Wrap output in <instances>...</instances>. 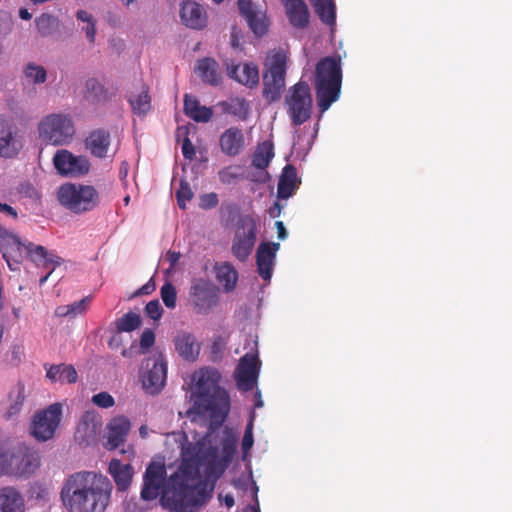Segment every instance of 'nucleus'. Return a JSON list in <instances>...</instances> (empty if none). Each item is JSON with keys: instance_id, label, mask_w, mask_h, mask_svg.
I'll use <instances>...</instances> for the list:
<instances>
[{"instance_id": "1", "label": "nucleus", "mask_w": 512, "mask_h": 512, "mask_svg": "<svg viewBox=\"0 0 512 512\" xmlns=\"http://www.w3.org/2000/svg\"><path fill=\"white\" fill-rule=\"evenodd\" d=\"M218 458L216 447L205 443H188L182 449V465L170 476L164 463L151 462L143 476L141 498L155 500L161 494V504L170 512H193L211 497L212 488L198 479L202 466H212Z\"/></svg>"}, {"instance_id": "2", "label": "nucleus", "mask_w": 512, "mask_h": 512, "mask_svg": "<svg viewBox=\"0 0 512 512\" xmlns=\"http://www.w3.org/2000/svg\"><path fill=\"white\" fill-rule=\"evenodd\" d=\"M111 481L92 471L71 474L63 483L60 497L70 512H104L110 502Z\"/></svg>"}, {"instance_id": "3", "label": "nucleus", "mask_w": 512, "mask_h": 512, "mask_svg": "<svg viewBox=\"0 0 512 512\" xmlns=\"http://www.w3.org/2000/svg\"><path fill=\"white\" fill-rule=\"evenodd\" d=\"M221 374L214 368L204 367L192 376L189 414L208 419L211 428L221 426L230 412V396L220 386Z\"/></svg>"}, {"instance_id": "4", "label": "nucleus", "mask_w": 512, "mask_h": 512, "mask_svg": "<svg viewBox=\"0 0 512 512\" xmlns=\"http://www.w3.org/2000/svg\"><path fill=\"white\" fill-rule=\"evenodd\" d=\"M342 83L341 60L324 57L316 65L315 92L317 104L322 113L339 99Z\"/></svg>"}, {"instance_id": "5", "label": "nucleus", "mask_w": 512, "mask_h": 512, "mask_svg": "<svg viewBox=\"0 0 512 512\" xmlns=\"http://www.w3.org/2000/svg\"><path fill=\"white\" fill-rule=\"evenodd\" d=\"M0 251L7 265L12 271L19 268L23 260V253L33 262L46 261L60 265V258L57 260L48 258V252L44 246L35 245L32 242H23L20 237L6 229L0 224Z\"/></svg>"}, {"instance_id": "6", "label": "nucleus", "mask_w": 512, "mask_h": 512, "mask_svg": "<svg viewBox=\"0 0 512 512\" xmlns=\"http://www.w3.org/2000/svg\"><path fill=\"white\" fill-rule=\"evenodd\" d=\"M39 453L24 444L0 447V473L28 477L40 467Z\"/></svg>"}, {"instance_id": "7", "label": "nucleus", "mask_w": 512, "mask_h": 512, "mask_svg": "<svg viewBox=\"0 0 512 512\" xmlns=\"http://www.w3.org/2000/svg\"><path fill=\"white\" fill-rule=\"evenodd\" d=\"M59 203L75 214L95 209L100 202L98 191L91 185L66 183L57 192Z\"/></svg>"}, {"instance_id": "8", "label": "nucleus", "mask_w": 512, "mask_h": 512, "mask_svg": "<svg viewBox=\"0 0 512 512\" xmlns=\"http://www.w3.org/2000/svg\"><path fill=\"white\" fill-rule=\"evenodd\" d=\"M287 56L283 51L273 53L263 74V97L269 102L280 99L285 87Z\"/></svg>"}, {"instance_id": "9", "label": "nucleus", "mask_w": 512, "mask_h": 512, "mask_svg": "<svg viewBox=\"0 0 512 512\" xmlns=\"http://www.w3.org/2000/svg\"><path fill=\"white\" fill-rule=\"evenodd\" d=\"M288 114L294 126L305 123L312 113V95L309 85L299 81L289 89L286 96Z\"/></svg>"}, {"instance_id": "10", "label": "nucleus", "mask_w": 512, "mask_h": 512, "mask_svg": "<svg viewBox=\"0 0 512 512\" xmlns=\"http://www.w3.org/2000/svg\"><path fill=\"white\" fill-rule=\"evenodd\" d=\"M167 379V363L160 352L152 353L147 357L141 368L140 380L143 389L156 395L162 391Z\"/></svg>"}, {"instance_id": "11", "label": "nucleus", "mask_w": 512, "mask_h": 512, "mask_svg": "<svg viewBox=\"0 0 512 512\" xmlns=\"http://www.w3.org/2000/svg\"><path fill=\"white\" fill-rule=\"evenodd\" d=\"M40 137L52 145L67 144L74 135V125L70 118L61 114L46 116L39 124Z\"/></svg>"}, {"instance_id": "12", "label": "nucleus", "mask_w": 512, "mask_h": 512, "mask_svg": "<svg viewBox=\"0 0 512 512\" xmlns=\"http://www.w3.org/2000/svg\"><path fill=\"white\" fill-rule=\"evenodd\" d=\"M257 235V223L251 215L241 216L236 225V231L232 242V253L241 262L248 259L251 254Z\"/></svg>"}, {"instance_id": "13", "label": "nucleus", "mask_w": 512, "mask_h": 512, "mask_svg": "<svg viewBox=\"0 0 512 512\" xmlns=\"http://www.w3.org/2000/svg\"><path fill=\"white\" fill-rule=\"evenodd\" d=\"M62 418V405L54 403L33 415L30 432L38 441L52 439Z\"/></svg>"}, {"instance_id": "14", "label": "nucleus", "mask_w": 512, "mask_h": 512, "mask_svg": "<svg viewBox=\"0 0 512 512\" xmlns=\"http://www.w3.org/2000/svg\"><path fill=\"white\" fill-rule=\"evenodd\" d=\"M261 368V361L258 357L257 343L250 352L246 353L239 360L235 370L237 387L242 391H251L257 384Z\"/></svg>"}, {"instance_id": "15", "label": "nucleus", "mask_w": 512, "mask_h": 512, "mask_svg": "<svg viewBox=\"0 0 512 512\" xmlns=\"http://www.w3.org/2000/svg\"><path fill=\"white\" fill-rule=\"evenodd\" d=\"M190 301L197 314L207 315L219 303V290L208 280L199 279L190 288Z\"/></svg>"}, {"instance_id": "16", "label": "nucleus", "mask_w": 512, "mask_h": 512, "mask_svg": "<svg viewBox=\"0 0 512 512\" xmlns=\"http://www.w3.org/2000/svg\"><path fill=\"white\" fill-rule=\"evenodd\" d=\"M53 164L60 175L78 177L88 173L90 163L84 156H75L70 151L58 150L53 157Z\"/></svg>"}, {"instance_id": "17", "label": "nucleus", "mask_w": 512, "mask_h": 512, "mask_svg": "<svg viewBox=\"0 0 512 512\" xmlns=\"http://www.w3.org/2000/svg\"><path fill=\"white\" fill-rule=\"evenodd\" d=\"M240 14L246 19L251 31L258 37L266 34L269 21L264 11L255 7L252 0H238Z\"/></svg>"}, {"instance_id": "18", "label": "nucleus", "mask_w": 512, "mask_h": 512, "mask_svg": "<svg viewBox=\"0 0 512 512\" xmlns=\"http://www.w3.org/2000/svg\"><path fill=\"white\" fill-rule=\"evenodd\" d=\"M179 14L182 24L190 29L202 30L207 26V12L202 5L195 1H183L180 4Z\"/></svg>"}, {"instance_id": "19", "label": "nucleus", "mask_w": 512, "mask_h": 512, "mask_svg": "<svg viewBox=\"0 0 512 512\" xmlns=\"http://www.w3.org/2000/svg\"><path fill=\"white\" fill-rule=\"evenodd\" d=\"M102 429L100 417L93 411L82 414L75 431V439L81 444L89 445L94 442Z\"/></svg>"}, {"instance_id": "20", "label": "nucleus", "mask_w": 512, "mask_h": 512, "mask_svg": "<svg viewBox=\"0 0 512 512\" xmlns=\"http://www.w3.org/2000/svg\"><path fill=\"white\" fill-rule=\"evenodd\" d=\"M279 248L280 244L275 242H262L257 248V272L265 281H269L272 277L273 267L276 261V253Z\"/></svg>"}, {"instance_id": "21", "label": "nucleus", "mask_w": 512, "mask_h": 512, "mask_svg": "<svg viewBox=\"0 0 512 512\" xmlns=\"http://www.w3.org/2000/svg\"><path fill=\"white\" fill-rule=\"evenodd\" d=\"M117 95V88L105 86L97 78H88L85 81L83 98L90 104L103 105Z\"/></svg>"}, {"instance_id": "22", "label": "nucleus", "mask_w": 512, "mask_h": 512, "mask_svg": "<svg viewBox=\"0 0 512 512\" xmlns=\"http://www.w3.org/2000/svg\"><path fill=\"white\" fill-rule=\"evenodd\" d=\"M286 17L294 28L305 29L310 23V12L304 0H281Z\"/></svg>"}, {"instance_id": "23", "label": "nucleus", "mask_w": 512, "mask_h": 512, "mask_svg": "<svg viewBox=\"0 0 512 512\" xmlns=\"http://www.w3.org/2000/svg\"><path fill=\"white\" fill-rule=\"evenodd\" d=\"M219 146L221 151L229 157L239 155L245 146V138L241 129L230 127L225 130L220 135Z\"/></svg>"}, {"instance_id": "24", "label": "nucleus", "mask_w": 512, "mask_h": 512, "mask_svg": "<svg viewBox=\"0 0 512 512\" xmlns=\"http://www.w3.org/2000/svg\"><path fill=\"white\" fill-rule=\"evenodd\" d=\"M107 428V442L105 447L108 450H114L125 442L130 430V421L125 416H118L110 421Z\"/></svg>"}, {"instance_id": "25", "label": "nucleus", "mask_w": 512, "mask_h": 512, "mask_svg": "<svg viewBox=\"0 0 512 512\" xmlns=\"http://www.w3.org/2000/svg\"><path fill=\"white\" fill-rule=\"evenodd\" d=\"M174 346L177 353L187 361H194L199 355L200 345L195 336L186 331H179L174 337Z\"/></svg>"}, {"instance_id": "26", "label": "nucleus", "mask_w": 512, "mask_h": 512, "mask_svg": "<svg viewBox=\"0 0 512 512\" xmlns=\"http://www.w3.org/2000/svg\"><path fill=\"white\" fill-rule=\"evenodd\" d=\"M228 74L237 82L253 88L259 83V70L254 63H244L232 65L228 69Z\"/></svg>"}, {"instance_id": "27", "label": "nucleus", "mask_w": 512, "mask_h": 512, "mask_svg": "<svg viewBox=\"0 0 512 512\" xmlns=\"http://www.w3.org/2000/svg\"><path fill=\"white\" fill-rule=\"evenodd\" d=\"M21 148L22 145L14 137L10 125L5 120H0V156L12 158Z\"/></svg>"}, {"instance_id": "28", "label": "nucleus", "mask_w": 512, "mask_h": 512, "mask_svg": "<svg viewBox=\"0 0 512 512\" xmlns=\"http://www.w3.org/2000/svg\"><path fill=\"white\" fill-rule=\"evenodd\" d=\"M85 145L92 155L104 158L110 146V134L103 129L94 130L86 138Z\"/></svg>"}, {"instance_id": "29", "label": "nucleus", "mask_w": 512, "mask_h": 512, "mask_svg": "<svg viewBox=\"0 0 512 512\" xmlns=\"http://www.w3.org/2000/svg\"><path fill=\"white\" fill-rule=\"evenodd\" d=\"M184 113L198 123H207L213 116L212 108L201 106L198 99L189 94L184 96Z\"/></svg>"}, {"instance_id": "30", "label": "nucleus", "mask_w": 512, "mask_h": 512, "mask_svg": "<svg viewBox=\"0 0 512 512\" xmlns=\"http://www.w3.org/2000/svg\"><path fill=\"white\" fill-rule=\"evenodd\" d=\"M25 503L21 493L13 487L0 489V512H24Z\"/></svg>"}, {"instance_id": "31", "label": "nucleus", "mask_w": 512, "mask_h": 512, "mask_svg": "<svg viewBox=\"0 0 512 512\" xmlns=\"http://www.w3.org/2000/svg\"><path fill=\"white\" fill-rule=\"evenodd\" d=\"M298 188V179L296 168L292 165L284 167L282 175L278 181L277 196L280 199H288Z\"/></svg>"}, {"instance_id": "32", "label": "nucleus", "mask_w": 512, "mask_h": 512, "mask_svg": "<svg viewBox=\"0 0 512 512\" xmlns=\"http://www.w3.org/2000/svg\"><path fill=\"white\" fill-rule=\"evenodd\" d=\"M46 368V377L51 382H61V383H75L78 379V374L76 369L72 365L68 364H58V365H50Z\"/></svg>"}, {"instance_id": "33", "label": "nucleus", "mask_w": 512, "mask_h": 512, "mask_svg": "<svg viewBox=\"0 0 512 512\" xmlns=\"http://www.w3.org/2000/svg\"><path fill=\"white\" fill-rule=\"evenodd\" d=\"M109 472L112 475L118 490L125 491L132 482L133 471L129 464H122L119 460H112L109 464Z\"/></svg>"}, {"instance_id": "34", "label": "nucleus", "mask_w": 512, "mask_h": 512, "mask_svg": "<svg viewBox=\"0 0 512 512\" xmlns=\"http://www.w3.org/2000/svg\"><path fill=\"white\" fill-rule=\"evenodd\" d=\"M195 71L201 77L203 82L210 85L216 86L221 81V74L218 71V64L212 58L207 57L198 60Z\"/></svg>"}, {"instance_id": "35", "label": "nucleus", "mask_w": 512, "mask_h": 512, "mask_svg": "<svg viewBox=\"0 0 512 512\" xmlns=\"http://www.w3.org/2000/svg\"><path fill=\"white\" fill-rule=\"evenodd\" d=\"M223 113L232 115L241 121L248 119L251 107L250 103L241 97L230 98L219 103Z\"/></svg>"}, {"instance_id": "36", "label": "nucleus", "mask_w": 512, "mask_h": 512, "mask_svg": "<svg viewBox=\"0 0 512 512\" xmlns=\"http://www.w3.org/2000/svg\"><path fill=\"white\" fill-rule=\"evenodd\" d=\"M216 279L223 286L225 292H231L236 288L238 272L232 264L224 262L215 266Z\"/></svg>"}, {"instance_id": "37", "label": "nucleus", "mask_w": 512, "mask_h": 512, "mask_svg": "<svg viewBox=\"0 0 512 512\" xmlns=\"http://www.w3.org/2000/svg\"><path fill=\"white\" fill-rule=\"evenodd\" d=\"M320 20L330 27L336 24V7L333 0H310Z\"/></svg>"}, {"instance_id": "38", "label": "nucleus", "mask_w": 512, "mask_h": 512, "mask_svg": "<svg viewBox=\"0 0 512 512\" xmlns=\"http://www.w3.org/2000/svg\"><path fill=\"white\" fill-rule=\"evenodd\" d=\"M273 157V144L269 141H264L258 144L252 157V165L258 169L264 170L268 167Z\"/></svg>"}, {"instance_id": "39", "label": "nucleus", "mask_w": 512, "mask_h": 512, "mask_svg": "<svg viewBox=\"0 0 512 512\" xmlns=\"http://www.w3.org/2000/svg\"><path fill=\"white\" fill-rule=\"evenodd\" d=\"M128 102L134 114L138 116H145L151 109V97L149 95V88L145 85L137 95H132L128 98Z\"/></svg>"}, {"instance_id": "40", "label": "nucleus", "mask_w": 512, "mask_h": 512, "mask_svg": "<svg viewBox=\"0 0 512 512\" xmlns=\"http://www.w3.org/2000/svg\"><path fill=\"white\" fill-rule=\"evenodd\" d=\"M35 25L42 37H48L58 30L59 21L54 15L43 13L35 19Z\"/></svg>"}, {"instance_id": "41", "label": "nucleus", "mask_w": 512, "mask_h": 512, "mask_svg": "<svg viewBox=\"0 0 512 512\" xmlns=\"http://www.w3.org/2000/svg\"><path fill=\"white\" fill-rule=\"evenodd\" d=\"M141 324V318L134 312H128L115 321L118 332H131L137 329Z\"/></svg>"}, {"instance_id": "42", "label": "nucleus", "mask_w": 512, "mask_h": 512, "mask_svg": "<svg viewBox=\"0 0 512 512\" xmlns=\"http://www.w3.org/2000/svg\"><path fill=\"white\" fill-rule=\"evenodd\" d=\"M24 75L29 82L34 84L44 83L47 78L46 70L43 66L29 63L24 69Z\"/></svg>"}, {"instance_id": "43", "label": "nucleus", "mask_w": 512, "mask_h": 512, "mask_svg": "<svg viewBox=\"0 0 512 512\" xmlns=\"http://www.w3.org/2000/svg\"><path fill=\"white\" fill-rule=\"evenodd\" d=\"M194 196V193L190 187V184L186 180H181L179 183V188L176 190V199L178 206L181 209H186V204L189 202Z\"/></svg>"}, {"instance_id": "44", "label": "nucleus", "mask_w": 512, "mask_h": 512, "mask_svg": "<svg viewBox=\"0 0 512 512\" xmlns=\"http://www.w3.org/2000/svg\"><path fill=\"white\" fill-rule=\"evenodd\" d=\"M161 298L164 303V305L169 308L173 309L176 306V300H177V292L175 287L172 283L167 282L165 283L160 290Z\"/></svg>"}, {"instance_id": "45", "label": "nucleus", "mask_w": 512, "mask_h": 512, "mask_svg": "<svg viewBox=\"0 0 512 512\" xmlns=\"http://www.w3.org/2000/svg\"><path fill=\"white\" fill-rule=\"evenodd\" d=\"M25 401V388L24 385H20L18 389V393L16 395V398L12 404L7 408V411L5 412V418L10 419L13 416L17 415Z\"/></svg>"}, {"instance_id": "46", "label": "nucleus", "mask_w": 512, "mask_h": 512, "mask_svg": "<svg viewBox=\"0 0 512 512\" xmlns=\"http://www.w3.org/2000/svg\"><path fill=\"white\" fill-rule=\"evenodd\" d=\"M237 439L233 435L226 436L222 442V453L225 460L229 461L236 451Z\"/></svg>"}, {"instance_id": "47", "label": "nucleus", "mask_w": 512, "mask_h": 512, "mask_svg": "<svg viewBox=\"0 0 512 512\" xmlns=\"http://www.w3.org/2000/svg\"><path fill=\"white\" fill-rule=\"evenodd\" d=\"M91 299L92 298L90 296H87L79 301L68 304L70 317H75L86 312L91 303Z\"/></svg>"}, {"instance_id": "48", "label": "nucleus", "mask_w": 512, "mask_h": 512, "mask_svg": "<svg viewBox=\"0 0 512 512\" xmlns=\"http://www.w3.org/2000/svg\"><path fill=\"white\" fill-rule=\"evenodd\" d=\"M92 402L101 408H110L115 404L114 398L107 392L93 395Z\"/></svg>"}, {"instance_id": "49", "label": "nucleus", "mask_w": 512, "mask_h": 512, "mask_svg": "<svg viewBox=\"0 0 512 512\" xmlns=\"http://www.w3.org/2000/svg\"><path fill=\"white\" fill-rule=\"evenodd\" d=\"M145 312L149 318L158 320L162 316L163 309L158 300H153L146 304Z\"/></svg>"}, {"instance_id": "50", "label": "nucleus", "mask_w": 512, "mask_h": 512, "mask_svg": "<svg viewBox=\"0 0 512 512\" xmlns=\"http://www.w3.org/2000/svg\"><path fill=\"white\" fill-rule=\"evenodd\" d=\"M252 422H253V420L251 419L245 429L244 436L242 439V451L244 454L248 453L251 450L253 443H254V438H253V433H252V429H253Z\"/></svg>"}, {"instance_id": "51", "label": "nucleus", "mask_w": 512, "mask_h": 512, "mask_svg": "<svg viewBox=\"0 0 512 512\" xmlns=\"http://www.w3.org/2000/svg\"><path fill=\"white\" fill-rule=\"evenodd\" d=\"M154 342H155L154 332L150 329H146L145 331H143V333L140 337L141 348L148 349L151 346H153Z\"/></svg>"}, {"instance_id": "52", "label": "nucleus", "mask_w": 512, "mask_h": 512, "mask_svg": "<svg viewBox=\"0 0 512 512\" xmlns=\"http://www.w3.org/2000/svg\"><path fill=\"white\" fill-rule=\"evenodd\" d=\"M182 154L185 159L193 160L195 157V148L188 137H185L182 141Z\"/></svg>"}, {"instance_id": "53", "label": "nucleus", "mask_w": 512, "mask_h": 512, "mask_svg": "<svg viewBox=\"0 0 512 512\" xmlns=\"http://www.w3.org/2000/svg\"><path fill=\"white\" fill-rule=\"evenodd\" d=\"M218 204V196L216 193L205 194L201 197L200 206L204 209H210Z\"/></svg>"}, {"instance_id": "54", "label": "nucleus", "mask_w": 512, "mask_h": 512, "mask_svg": "<svg viewBox=\"0 0 512 512\" xmlns=\"http://www.w3.org/2000/svg\"><path fill=\"white\" fill-rule=\"evenodd\" d=\"M219 178L222 183L230 184L237 178L231 167H227L219 171Z\"/></svg>"}, {"instance_id": "55", "label": "nucleus", "mask_w": 512, "mask_h": 512, "mask_svg": "<svg viewBox=\"0 0 512 512\" xmlns=\"http://www.w3.org/2000/svg\"><path fill=\"white\" fill-rule=\"evenodd\" d=\"M83 30L85 31L86 37L89 40V42L93 43L95 41L96 34L95 21L92 23H87V25L83 27Z\"/></svg>"}, {"instance_id": "56", "label": "nucleus", "mask_w": 512, "mask_h": 512, "mask_svg": "<svg viewBox=\"0 0 512 512\" xmlns=\"http://www.w3.org/2000/svg\"><path fill=\"white\" fill-rule=\"evenodd\" d=\"M0 212L6 214L7 216L17 219L18 213L16 209H14L12 206L8 205L7 203H0Z\"/></svg>"}, {"instance_id": "57", "label": "nucleus", "mask_w": 512, "mask_h": 512, "mask_svg": "<svg viewBox=\"0 0 512 512\" xmlns=\"http://www.w3.org/2000/svg\"><path fill=\"white\" fill-rule=\"evenodd\" d=\"M180 256V253L176 251L170 250L166 253V260L169 262L170 268H174L176 266L177 262L180 259Z\"/></svg>"}, {"instance_id": "58", "label": "nucleus", "mask_w": 512, "mask_h": 512, "mask_svg": "<svg viewBox=\"0 0 512 512\" xmlns=\"http://www.w3.org/2000/svg\"><path fill=\"white\" fill-rule=\"evenodd\" d=\"M76 18L79 21L86 22V23H92L95 21L93 16L85 10H78L76 13Z\"/></svg>"}, {"instance_id": "59", "label": "nucleus", "mask_w": 512, "mask_h": 512, "mask_svg": "<svg viewBox=\"0 0 512 512\" xmlns=\"http://www.w3.org/2000/svg\"><path fill=\"white\" fill-rule=\"evenodd\" d=\"M155 289V285L150 282L146 283L145 285H143L141 288H139L137 290V292L135 293V295H147V294H150L153 290Z\"/></svg>"}, {"instance_id": "60", "label": "nucleus", "mask_w": 512, "mask_h": 512, "mask_svg": "<svg viewBox=\"0 0 512 512\" xmlns=\"http://www.w3.org/2000/svg\"><path fill=\"white\" fill-rule=\"evenodd\" d=\"M275 226L277 229L278 238L284 240L287 237V231L284 223L282 221H276Z\"/></svg>"}, {"instance_id": "61", "label": "nucleus", "mask_w": 512, "mask_h": 512, "mask_svg": "<svg viewBox=\"0 0 512 512\" xmlns=\"http://www.w3.org/2000/svg\"><path fill=\"white\" fill-rule=\"evenodd\" d=\"M55 315L58 317H70L68 305L58 306L55 309Z\"/></svg>"}, {"instance_id": "62", "label": "nucleus", "mask_w": 512, "mask_h": 512, "mask_svg": "<svg viewBox=\"0 0 512 512\" xmlns=\"http://www.w3.org/2000/svg\"><path fill=\"white\" fill-rule=\"evenodd\" d=\"M121 344H122V340H121V337L118 335L112 336L110 338V340L108 341V346L111 349H117L121 346Z\"/></svg>"}, {"instance_id": "63", "label": "nucleus", "mask_w": 512, "mask_h": 512, "mask_svg": "<svg viewBox=\"0 0 512 512\" xmlns=\"http://www.w3.org/2000/svg\"><path fill=\"white\" fill-rule=\"evenodd\" d=\"M281 210H282V206L278 202H275L274 206L269 211L270 216L271 217H278V216H280Z\"/></svg>"}, {"instance_id": "64", "label": "nucleus", "mask_w": 512, "mask_h": 512, "mask_svg": "<svg viewBox=\"0 0 512 512\" xmlns=\"http://www.w3.org/2000/svg\"><path fill=\"white\" fill-rule=\"evenodd\" d=\"M19 16L23 20H30L32 18V14L25 8L19 10Z\"/></svg>"}]
</instances>
